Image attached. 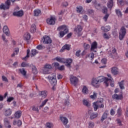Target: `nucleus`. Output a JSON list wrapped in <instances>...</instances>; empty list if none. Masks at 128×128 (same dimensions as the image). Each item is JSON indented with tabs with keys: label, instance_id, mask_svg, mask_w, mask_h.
Returning a JSON list of instances; mask_svg holds the SVG:
<instances>
[{
	"label": "nucleus",
	"instance_id": "13",
	"mask_svg": "<svg viewBox=\"0 0 128 128\" xmlns=\"http://www.w3.org/2000/svg\"><path fill=\"white\" fill-rule=\"evenodd\" d=\"M65 62L64 64H66V66L67 68H71L72 63V59L68 58L64 59Z\"/></svg>",
	"mask_w": 128,
	"mask_h": 128
},
{
	"label": "nucleus",
	"instance_id": "58",
	"mask_svg": "<svg viewBox=\"0 0 128 128\" xmlns=\"http://www.w3.org/2000/svg\"><path fill=\"white\" fill-rule=\"evenodd\" d=\"M54 66L56 68H58L60 66V64H58V62H56L54 64Z\"/></svg>",
	"mask_w": 128,
	"mask_h": 128
},
{
	"label": "nucleus",
	"instance_id": "44",
	"mask_svg": "<svg viewBox=\"0 0 128 128\" xmlns=\"http://www.w3.org/2000/svg\"><path fill=\"white\" fill-rule=\"evenodd\" d=\"M118 6H124V0H118Z\"/></svg>",
	"mask_w": 128,
	"mask_h": 128
},
{
	"label": "nucleus",
	"instance_id": "41",
	"mask_svg": "<svg viewBox=\"0 0 128 128\" xmlns=\"http://www.w3.org/2000/svg\"><path fill=\"white\" fill-rule=\"evenodd\" d=\"M115 12L118 16H122V12H120V9H116L115 10Z\"/></svg>",
	"mask_w": 128,
	"mask_h": 128
},
{
	"label": "nucleus",
	"instance_id": "40",
	"mask_svg": "<svg viewBox=\"0 0 128 128\" xmlns=\"http://www.w3.org/2000/svg\"><path fill=\"white\" fill-rule=\"evenodd\" d=\"M30 49H28L27 50L26 56L23 58V60H28V58H30Z\"/></svg>",
	"mask_w": 128,
	"mask_h": 128
},
{
	"label": "nucleus",
	"instance_id": "34",
	"mask_svg": "<svg viewBox=\"0 0 128 128\" xmlns=\"http://www.w3.org/2000/svg\"><path fill=\"white\" fill-rule=\"evenodd\" d=\"M48 102V99H46L42 101L41 105H40V108H44L46 104V103Z\"/></svg>",
	"mask_w": 128,
	"mask_h": 128
},
{
	"label": "nucleus",
	"instance_id": "27",
	"mask_svg": "<svg viewBox=\"0 0 128 128\" xmlns=\"http://www.w3.org/2000/svg\"><path fill=\"white\" fill-rule=\"evenodd\" d=\"M14 116L16 118H20L22 116V111L18 110L14 114Z\"/></svg>",
	"mask_w": 128,
	"mask_h": 128
},
{
	"label": "nucleus",
	"instance_id": "23",
	"mask_svg": "<svg viewBox=\"0 0 128 128\" xmlns=\"http://www.w3.org/2000/svg\"><path fill=\"white\" fill-rule=\"evenodd\" d=\"M60 120L62 122V124H64V126H66L68 122V118L64 116H60Z\"/></svg>",
	"mask_w": 128,
	"mask_h": 128
},
{
	"label": "nucleus",
	"instance_id": "15",
	"mask_svg": "<svg viewBox=\"0 0 128 128\" xmlns=\"http://www.w3.org/2000/svg\"><path fill=\"white\" fill-rule=\"evenodd\" d=\"M3 32L7 36H10V30L8 29V26H5L3 28Z\"/></svg>",
	"mask_w": 128,
	"mask_h": 128
},
{
	"label": "nucleus",
	"instance_id": "29",
	"mask_svg": "<svg viewBox=\"0 0 128 128\" xmlns=\"http://www.w3.org/2000/svg\"><path fill=\"white\" fill-rule=\"evenodd\" d=\"M82 104L84 106H87V108H89V106H90V102H88L86 100H82Z\"/></svg>",
	"mask_w": 128,
	"mask_h": 128
},
{
	"label": "nucleus",
	"instance_id": "32",
	"mask_svg": "<svg viewBox=\"0 0 128 128\" xmlns=\"http://www.w3.org/2000/svg\"><path fill=\"white\" fill-rule=\"evenodd\" d=\"M20 74H22L24 76H26V71L24 70V68H22L19 70Z\"/></svg>",
	"mask_w": 128,
	"mask_h": 128
},
{
	"label": "nucleus",
	"instance_id": "55",
	"mask_svg": "<svg viewBox=\"0 0 128 128\" xmlns=\"http://www.w3.org/2000/svg\"><path fill=\"white\" fill-rule=\"evenodd\" d=\"M88 57L90 58H92V60H94V52L90 53L88 55Z\"/></svg>",
	"mask_w": 128,
	"mask_h": 128
},
{
	"label": "nucleus",
	"instance_id": "49",
	"mask_svg": "<svg viewBox=\"0 0 128 128\" xmlns=\"http://www.w3.org/2000/svg\"><path fill=\"white\" fill-rule=\"evenodd\" d=\"M36 50L33 49L31 50V56H34L36 54Z\"/></svg>",
	"mask_w": 128,
	"mask_h": 128
},
{
	"label": "nucleus",
	"instance_id": "6",
	"mask_svg": "<svg viewBox=\"0 0 128 128\" xmlns=\"http://www.w3.org/2000/svg\"><path fill=\"white\" fill-rule=\"evenodd\" d=\"M10 0H7L5 2V5L4 4H2L0 5V10H8L10 8Z\"/></svg>",
	"mask_w": 128,
	"mask_h": 128
},
{
	"label": "nucleus",
	"instance_id": "3",
	"mask_svg": "<svg viewBox=\"0 0 128 128\" xmlns=\"http://www.w3.org/2000/svg\"><path fill=\"white\" fill-rule=\"evenodd\" d=\"M48 80H49L52 86V88L54 90H56V84L58 81L56 80V73H53L51 75H49L48 77Z\"/></svg>",
	"mask_w": 128,
	"mask_h": 128
},
{
	"label": "nucleus",
	"instance_id": "31",
	"mask_svg": "<svg viewBox=\"0 0 128 128\" xmlns=\"http://www.w3.org/2000/svg\"><path fill=\"white\" fill-rule=\"evenodd\" d=\"M56 60H57V62H62V64H64V62H66L64 60L65 59L64 58L56 57Z\"/></svg>",
	"mask_w": 128,
	"mask_h": 128
},
{
	"label": "nucleus",
	"instance_id": "25",
	"mask_svg": "<svg viewBox=\"0 0 128 128\" xmlns=\"http://www.w3.org/2000/svg\"><path fill=\"white\" fill-rule=\"evenodd\" d=\"M4 122L5 124V126L8 128H12V126L10 124V121H8V118H5L4 119Z\"/></svg>",
	"mask_w": 128,
	"mask_h": 128
},
{
	"label": "nucleus",
	"instance_id": "16",
	"mask_svg": "<svg viewBox=\"0 0 128 128\" xmlns=\"http://www.w3.org/2000/svg\"><path fill=\"white\" fill-rule=\"evenodd\" d=\"M111 72L114 76H116V74H118V68L116 67H113L111 68Z\"/></svg>",
	"mask_w": 128,
	"mask_h": 128
},
{
	"label": "nucleus",
	"instance_id": "2",
	"mask_svg": "<svg viewBox=\"0 0 128 128\" xmlns=\"http://www.w3.org/2000/svg\"><path fill=\"white\" fill-rule=\"evenodd\" d=\"M58 30H59V38H64L65 34L68 32V28L66 25L61 26L58 28Z\"/></svg>",
	"mask_w": 128,
	"mask_h": 128
},
{
	"label": "nucleus",
	"instance_id": "56",
	"mask_svg": "<svg viewBox=\"0 0 128 128\" xmlns=\"http://www.w3.org/2000/svg\"><path fill=\"white\" fill-rule=\"evenodd\" d=\"M81 50H78L76 52V56H80V52H81Z\"/></svg>",
	"mask_w": 128,
	"mask_h": 128
},
{
	"label": "nucleus",
	"instance_id": "14",
	"mask_svg": "<svg viewBox=\"0 0 128 128\" xmlns=\"http://www.w3.org/2000/svg\"><path fill=\"white\" fill-rule=\"evenodd\" d=\"M108 54L110 58H114V56H116V48H112V52H108Z\"/></svg>",
	"mask_w": 128,
	"mask_h": 128
},
{
	"label": "nucleus",
	"instance_id": "26",
	"mask_svg": "<svg viewBox=\"0 0 128 128\" xmlns=\"http://www.w3.org/2000/svg\"><path fill=\"white\" fill-rule=\"evenodd\" d=\"M4 114L6 116H10V114H12V110H10V108L6 109L5 110Z\"/></svg>",
	"mask_w": 128,
	"mask_h": 128
},
{
	"label": "nucleus",
	"instance_id": "17",
	"mask_svg": "<svg viewBox=\"0 0 128 128\" xmlns=\"http://www.w3.org/2000/svg\"><path fill=\"white\" fill-rule=\"evenodd\" d=\"M112 98L114 100H122V94H114L112 96Z\"/></svg>",
	"mask_w": 128,
	"mask_h": 128
},
{
	"label": "nucleus",
	"instance_id": "63",
	"mask_svg": "<svg viewBox=\"0 0 128 128\" xmlns=\"http://www.w3.org/2000/svg\"><path fill=\"white\" fill-rule=\"evenodd\" d=\"M102 12H103V14H106V12H108V8H104L102 9Z\"/></svg>",
	"mask_w": 128,
	"mask_h": 128
},
{
	"label": "nucleus",
	"instance_id": "8",
	"mask_svg": "<svg viewBox=\"0 0 128 128\" xmlns=\"http://www.w3.org/2000/svg\"><path fill=\"white\" fill-rule=\"evenodd\" d=\"M16 10H20V8L18 6L16 7V8L14 9V12H13V16H18V18L22 16H24V11H16Z\"/></svg>",
	"mask_w": 128,
	"mask_h": 128
},
{
	"label": "nucleus",
	"instance_id": "64",
	"mask_svg": "<svg viewBox=\"0 0 128 128\" xmlns=\"http://www.w3.org/2000/svg\"><path fill=\"white\" fill-rule=\"evenodd\" d=\"M18 52H20V49L18 48H14V52L16 53V54H18Z\"/></svg>",
	"mask_w": 128,
	"mask_h": 128
},
{
	"label": "nucleus",
	"instance_id": "28",
	"mask_svg": "<svg viewBox=\"0 0 128 128\" xmlns=\"http://www.w3.org/2000/svg\"><path fill=\"white\" fill-rule=\"evenodd\" d=\"M82 92L84 94H88V89L86 86H84L82 89Z\"/></svg>",
	"mask_w": 128,
	"mask_h": 128
},
{
	"label": "nucleus",
	"instance_id": "61",
	"mask_svg": "<svg viewBox=\"0 0 128 128\" xmlns=\"http://www.w3.org/2000/svg\"><path fill=\"white\" fill-rule=\"evenodd\" d=\"M2 40L4 42H8V40H6L4 35L2 36Z\"/></svg>",
	"mask_w": 128,
	"mask_h": 128
},
{
	"label": "nucleus",
	"instance_id": "21",
	"mask_svg": "<svg viewBox=\"0 0 128 128\" xmlns=\"http://www.w3.org/2000/svg\"><path fill=\"white\" fill-rule=\"evenodd\" d=\"M48 96V92L46 91H42L39 92V96H41L42 98H46Z\"/></svg>",
	"mask_w": 128,
	"mask_h": 128
},
{
	"label": "nucleus",
	"instance_id": "45",
	"mask_svg": "<svg viewBox=\"0 0 128 128\" xmlns=\"http://www.w3.org/2000/svg\"><path fill=\"white\" fill-rule=\"evenodd\" d=\"M44 67L46 68H48V70H52V65L46 64L44 66Z\"/></svg>",
	"mask_w": 128,
	"mask_h": 128
},
{
	"label": "nucleus",
	"instance_id": "10",
	"mask_svg": "<svg viewBox=\"0 0 128 128\" xmlns=\"http://www.w3.org/2000/svg\"><path fill=\"white\" fill-rule=\"evenodd\" d=\"M56 17L52 16L50 18L47 19L46 22L48 24H50V26H54V24H56Z\"/></svg>",
	"mask_w": 128,
	"mask_h": 128
},
{
	"label": "nucleus",
	"instance_id": "60",
	"mask_svg": "<svg viewBox=\"0 0 128 128\" xmlns=\"http://www.w3.org/2000/svg\"><path fill=\"white\" fill-rule=\"evenodd\" d=\"M58 70H64V66H59V67H58Z\"/></svg>",
	"mask_w": 128,
	"mask_h": 128
},
{
	"label": "nucleus",
	"instance_id": "20",
	"mask_svg": "<svg viewBox=\"0 0 128 128\" xmlns=\"http://www.w3.org/2000/svg\"><path fill=\"white\" fill-rule=\"evenodd\" d=\"M108 111L104 112V114L102 116L100 122H102L104 120H106V118H108Z\"/></svg>",
	"mask_w": 128,
	"mask_h": 128
},
{
	"label": "nucleus",
	"instance_id": "37",
	"mask_svg": "<svg viewBox=\"0 0 128 128\" xmlns=\"http://www.w3.org/2000/svg\"><path fill=\"white\" fill-rule=\"evenodd\" d=\"M118 84L120 90H124V81L120 82Z\"/></svg>",
	"mask_w": 128,
	"mask_h": 128
},
{
	"label": "nucleus",
	"instance_id": "57",
	"mask_svg": "<svg viewBox=\"0 0 128 128\" xmlns=\"http://www.w3.org/2000/svg\"><path fill=\"white\" fill-rule=\"evenodd\" d=\"M103 36L106 40H108L110 38V36L108 34H106V33L104 34Z\"/></svg>",
	"mask_w": 128,
	"mask_h": 128
},
{
	"label": "nucleus",
	"instance_id": "22",
	"mask_svg": "<svg viewBox=\"0 0 128 128\" xmlns=\"http://www.w3.org/2000/svg\"><path fill=\"white\" fill-rule=\"evenodd\" d=\"M107 6L108 8L112 10L114 6V0H108L107 2Z\"/></svg>",
	"mask_w": 128,
	"mask_h": 128
},
{
	"label": "nucleus",
	"instance_id": "59",
	"mask_svg": "<svg viewBox=\"0 0 128 128\" xmlns=\"http://www.w3.org/2000/svg\"><path fill=\"white\" fill-rule=\"evenodd\" d=\"M101 62H102V64H106V58H102L101 60Z\"/></svg>",
	"mask_w": 128,
	"mask_h": 128
},
{
	"label": "nucleus",
	"instance_id": "9",
	"mask_svg": "<svg viewBox=\"0 0 128 128\" xmlns=\"http://www.w3.org/2000/svg\"><path fill=\"white\" fill-rule=\"evenodd\" d=\"M70 80L71 84H72L74 86H76L78 84V78L76 76H72Z\"/></svg>",
	"mask_w": 128,
	"mask_h": 128
},
{
	"label": "nucleus",
	"instance_id": "1",
	"mask_svg": "<svg viewBox=\"0 0 128 128\" xmlns=\"http://www.w3.org/2000/svg\"><path fill=\"white\" fill-rule=\"evenodd\" d=\"M106 84V79L104 78V76H100L98 78H94L92 79V85L94 88H98L100 84V82H102Z\"/></svg>",
	"mask_w": 128,
	"mask_h": 128
},
{
	"label": "nucleus",
	"instance_id": "4",
	"mask_svg": "<svg viewBox=\"0 0 128 128\" xmlns=\"http://www.w3.org/2000/svg\"><path fill=\"white\" fill-rule=\"evenodd\" d=\"M102 102H104V99H100L93 104V107L95 112L97 110L98 108H104V106Z\"/></svg>",
	"mask_w": 128,
	"mask_h": 128
},
{
	"label": "nucleus",
	"instance_id": "50",
	"mask_svg": "<svg viewBox=\"0 0 128 128\" xmlns=\"http://www.w3.org/2000/svg\"><path fill=\"white\" fill-rule=\"evenodd\" d=\"M82 6H78L76 8L77 12H82Z\"/></svg>",
	"mask_w": 128,
	"mask_h": 128
},
{
	"label": "nucleus",
	"instance_id": "53",
	"mask_svg": "<svg viewBox=\"0 0 128 128\" xmlns=\"http://www.w3.org/2000/svg\"><path fill=\"white\" fill-rule=\"evenodd\" d=\"M108 16H110L109 14H106L105 16L104 17L103 19L104 20V22H106L108 20Z\"/></svg>",
	"mask_w": 128,
	"mask_h": 128
},
{
	"label": "nucleus",
	"instance_id": "39",
	"mask_svg": "<svg viewBox=\"0 0 128 128\" xmlns=\"http://www.w3.org/2000/svg\"><path fill=\"white\" fill-rule=\"evenodd\" d=\"M88 128H94V122H89L88 123Z\"/></svg>",
	"mask_w": 128,
	"mask_h": 128
},
{
	"label": "nucleus",
	"instance_id": "35",
	"mask_svg": "<svg viewBox=\"0 0 128 128\" xmlns=\"http://www.w3.org/2000/svg\"><path fill=\"white\" fill-rule=\"evenodd\" d=\"M24 39L26 40H30V34L28 33L25 34L24 36Z\"/></svg>",
	"mask_w": 128,
	"mask_h": 128
},
{
	"label": "nucleus",
	"instance_id": "43",
	"mask_svg": "<svg viewBox=\"0 0 128 128\" xmlns=\"http://www.w3.org/2000/svg\"><path fill=\"white\" fill-rule=\"evenodd\" d=\"M117 114L118 117L120 116L122 114V108H120L118 110Z\"/></svg>",
	"mask_w": 128,
	"mask_h": 128
},
{
	"label": "nucleus",
	"instance_id": "62",
	"mask_svg": "<svg viewBox=\"0 0 128 128\" xmlns=\"http://www.w3.org/2000/svg\"><path fill=\"white\" fill-rule=\"evenodd\" d=\"M14 100V98L13 97H10L8 98L7 102H12V100Z\"/></svg>",
	"mask_w": 128,
	"mask_h": 128
},
{
	"label": "nucleus",
	"instance_id": "33",
	"mask_svg": "<svg viewBox=\"0 0 128 128\" xmlns=\"http://www.w3.org/2000/svg\"><path fill=\"white\" fill-rule=\"evenodd\" d=\"M32 72L34 74H38V69H36V67L34 65H32Z\"/></svg>",
	"mask_w": 128,
	"mask_h": 128
},
{
	"label": "nucleus",
	"instance_id": "24",
	"mask_svg": "<svg viewBox=\"0 0 128 128\" xmlns=\"http://www.w3.org/2000/svg\"><path fill=\"white\" fill-rule=\"evenodd\" d=\"M101 30H103V32H109V30H110V26H102L101 28Z\"/></svg>",
	"mask_w": 128,
	"mask_h": 128
},
{
	"label": "nucleus",
	"instance_id": "52",
	"mask_svg": "<svg viewBox=\"0 0 128 128\" xmlns=\"http://www.w3.org/2000/svg\"><path fill=\"white\" fill-rule=\"evenodd\" d=\"M36 48L38 50H42V48H46V46L42 45H38L37 46Z\"/></svg>",
	"mask_w": 128,
	"mask_h": 128
},
{
	"label": "nucleus",
	"instance_id": "11",
	"mask_svg": "<svg viewBox=\"0 0 128 128\" xmlns=\"http://www.w3.org/2000/svg\"><path fill=\"white\" fill-rule=\"evenodd\" d=\"M43 43L44 44H52V39L50 38V36H44L43 37Z\"/></svg>",
	"mask_w": 128,
	"mask_h": 128
},
{
	"label": "nucleus",
	"instance_id": "48",
	"mask_svg": "<svg viewBox=\"0 0 128 128\" xmlns=\"http://www.w3.org/2000/svg\"><path fill=\"white\" fill-rule=\"evenodd\" d=\"M98 96V94L96 92H93V95H91L90 96V98H92V100H94V98H96V96Z\"/></svg>",
	"mask_w": 128,
	"mask_h": 128
},
{
	"label": "nucleus",
	"instance_id": "47",
	"mask_svg": "<svg viewBox=\"0 0 128 128\" xmlns=\"http://www.w3.org/2000/svg\"><path fill=\"white\" fill-rule=\"evenodd\" d=\"M21 66L22 68H26L28 66H30L28 64L26 63V62H23L22 63Z\"/></svg>",
	"mask_w": 128,
	"mask_h": 128
},
{
	"label": "nucleus",
	"instance_id": "5",
	"mask_svg": "<svg viewBox=\"0 0 128 128\" xmlns=\"http://www.w3.org/2000/svg\"><path fill=\"white\" fill-rule=\"evenodd\" d=\"M107 76L110 78H108L107 77L104 76L105 78H106V82L105 83V85L106 86H108L110 84V86H114V78L112 77V75L110 74H107Z\"/></svg>",
	"mask_w": 128,
	"mask_h": 128
},
{
	"label": "nucleus",
	"instance_id": "36",
	"mask_svg": "<svg viewBox=\"0 0 128 128\" xmlns=\"http://www.w3.org/2000/svg\"><path fill=\"white\" fill-rule=\"evenodd\" d=\"M34 14L35 16H38L40 14V10L38 9L35 10H34Z\"/></svg>",
	"mask_w": 128,
	"mask_h": 128
},
{
	"label": "nucleus",
	"instance_id": "12",
	"mask_svg": "<svg viewBox=\"0 0 128 128\" xmlns=\"http://www.w3.org/2000/svg\"><path fill=\"white\" fill-rule=\"evenodd\" d=\"M96 50H98V42L94 41L91 44L90 51L96 52Z\"/></svg>",
	"mask_w": 128,
	"mask_h": 128
},
{
	"label": "nucleus",
	"instance_id": "54",
	"mask_svg": "<svg viewBox=\"0 0 128 128\" xmlns=\"http://www.w3.org/2000/svg\"><path fill=\"white\" fill-rule=\"evenodd\" d=\"M2 80H3V82H8V78L6 77V76H2Z\"/></svg>",
	"mask_w": 128,
	"mask_h": 128
},
{
	"label": "nucleus",
	"instance_id": "30",
	"mask_svg": "<svg viewBox=\"0 0 128 128\" xmlns=\"http://www.w3.org/2000/svg\"><path fill=\"white\" fill-rule=\"evenodd\" d=\"M36 24H32L31 26L30 32L32 33V32H36Z\"/></svg>",
	"mask_w": 128,
	"mask_h": 128
},
{
	"label": "nucleus",
	"instance_id": "38",
	"mask_svg": "<svg viewBox=\"0 0 128 128\" xmlns=\"http://www.w3.org/2000/svg\"><path fill=\"white\" fill-rule=\"evenodd\" d=\"M46 128H54V124L52 122H47L46 124Z\"/></svg>",
	"mask_w": 128,
	"mask_h": 128
},
{
	"label": "nucleus",
	"instance_id": "51",
	"mask_svg": "<svg viewBox=\"0 0 128 128\" xmlns=\"http://www.w3.org/2000/svg\"><path fill=\"white\" fill-rule=\"evenodd\" d=\"M84 50H88V48H90V44H87L86 43H84Z\"/></svg>",
	"mask_w": 128,
	"mask_h": 128
},
{
	"label": "nucleus",
	"instance_id": "46",
	"mask_svg": "<svg viewBox=\"0 0 128 128\" xmlns=\"http://www.w3.org/2000/svg\"><path fill=\"white\" fill-rule=\"evenodd\" d=\"M98 116V114L97 113H94L90 116V120H94V118H97Z\"/></svg>",
	"mask_w": 128,
	"mask_h": 128
},
{
	"label": "nucleus",
	"instance_id": "18",
	"mask_svg": "<svg viewBox=\"0 0 128 128\" xmlns=\"http://www.w3.org/2000/svg\"><path fill=\"white\" fill-rule=\"evenodd\" d=\"M82 26L80 25H78L77 28H75L74 29V32H76V34H78V36H80V32H82Z\"/></svg>",
	"mask_w": 128,
	"mask_h": 128
},
{
	"label": "nucleus",
	"instance_id": "42",
	"mask_svg": "<svg viewBox=\"0 0 128 128\" xmlns=\"http://www.w3.org/2000/svg\"><path fill=\"white\" fill-rule=\"evenodd\" d=\"M70 50V46L68 44L64 45L62 48V50Z\"/></svg>",
	"mask_w": 128,
	"mask_h": 128
},
{
	"label": "nucleus",
	"instance_id": "7",
	"mask_svg": "<svg viewBox=\"0 0 128 128\" xmlns=\"http://www.w3.org/2000/svg\"><path fill=\"white\" fill-rule=\"evenodd\" d=\"M126 30L124 27H122L119 32V38L120 40H124V38L126 36Z\"/></svg>",
	"mask_w": 128,
	"mask_h": 128
},
{
	"label": "nucleus",
	"instance_id": "19",
	"mask_svg": "<svg viewBox=\"0 0 128 128\" xmlns=\"http://www.w3.org/2000/svg\"><path fill=\"white\" fill-rule=\"evenodd\" d=\"M41 72L44 74H48L52 72V70H49V69H48L44 66L41 70Z\"/></svg>",
	"mask_w": 128,
	"mask_h": 128
}]
</instances>
